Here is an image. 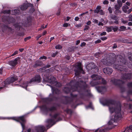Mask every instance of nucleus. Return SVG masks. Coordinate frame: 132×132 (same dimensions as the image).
<instances>
[{"instance_id": "1", "label": "nucleus", "mask_w": 132, "mask_h": 132, "mask_svg": "<svg viewBox=\"0 0 132 132\" xmlns=\"http://www.w3.org/2000/svg\"><path fill=\"white\" fill-rule=\"evenodd\" d=\"M106 104L109 106L110 112L112 113L114 111L115 114L113 119H111L108 122V127L104 128H101L96 130L94 132H105L112 128L113 127V123L118 121L121 119L122 115L120 113L121 106L120 104H116L113 100H110L107 101Z\"/></svg>"}, {"instance_id": "2", "label": "nucleus", "mask_w": 132, "mask_h": 132, "mask_svg": "<svg viewBox=\"0 0 132 132\" xmlns=\"http://www.w3.org/2000/svg\"><path fill=\"white\" fill-rule=\"evenodd\" d=\"M76 68L74 69L75 75L76 77V79L75 81H72L69 84V87H65L63 89L64 91L66 93H68L70 90L72 91H79L82 88L81 83L83 82L82 81L78 79V76L81 71H83L81 67V63H77L75 64Z\"/></svg>"}, {"instance_id": "3", "label": "nucleus", "mask_w": 132, "mask_h": 132, "mask_svg": "<svg viewBox=\"0 0 132 132\" xmlns=\"http://www.w3.org/2000/svg\"><path fill=\"white\" fill-rule=\"evenodd\" d=\"M122 56L120 55L118 56L117 57L118 63L116 64H114L113 67L116 69H117L121 71H125L126 72L127 70L125 66L126 61L123 58H121Z\"/></svg>"}, {"instance_id": "4", "label": "nucleus", "mask_w": 132, "mask_h": 132, "mask_svg": "<svg viewBox=\"0 0 132 132\" xmlns=\"http://www.w3.org/2000/svg\"><path fill=\"white\" fill-rule=\"evenodd\" d=\"M93 80L90 83V84L92 86L102 84H105L106 83V81L100 76L93 74L91 76Z\"/></svg>"}, {"instance_id": "5", "label": "nucleus", "mask_w": 132, "mask_h": 132, "mask_svg": "<svg viewBox=\"0 0 132 132\" xmlns=\"http://www.w3.org/2000/svg\"><path fill=\"white\" fill-rule=\"evenodd\" d=\"M112 56L110 57H107L106 59L101 60L103 64L106 66H110L112 64H114L116 61V55L114 54H112Z\"/></svg>"}, {"instance_id": "6", "label": "nucleus", "mask_w": 132, "mask_h": 132, "mask_svg": "<svg viewBox=\"0 0 132 132\" xmlns=\"http://www.w3.org/2000/svg\"><path fill=\"white\" fill-rule=\"evenodd\" d=\"M26 115H23L18 117H13L12 118H8L9 119H11L15 120L21 123L22 127V128L23 129L25 128V124L26 122Z\"/></svg>"}, {"instance_id": "7", "label": "nucleus", "mask_w": 132, "mask_h": 132, "mask_svg": "<svg viewBox=\"0 0 132 132\" xmlns=\"http://www.w3.org/2000/svg\"><path fill=\"white\" fill-rule=\"evenodd\" d=\"M42 110L45 113H47L48 111L53 112L56 110V108L54 106H52L48 108L45 105H42L41 107Z\"/></svg>"}, {"instance_id": "8", "label": "nucleus", "mask_w": 132, "mask_h": 132, "mask_svg": "<svg viewBox=\"0 0 132 132\" xmlns=\"http://www.w3.org/2000/svg\"><path fill=\"white\" fill-rule=\"evenodd\" d=\"M45 130V127L43 126H38L35 127V129L33 130V132H44ZM31 129H28L27 132H31Z\"/></svg>"}, {"instance_id": "9", "label": "nucleus", "mask_w": 132, "mask_h": 132, "mask_svg": "<svg viewBox=\"0 0 132 132\" xmlns=\"http://www.w3.org/2000/svg\"><path fill=\"white\" fill-rule=\"evenodd\" d=\"M110 24H118L119 19L116 15H111L110 16Z\"/></svg>"}, {"instance_id": "10", "label": "nucleus", "mask_w": 132, "mask_h": 132, "mask_svg": "<svg viewBox=\"0 0 132 132\" xmlns=\"http://www.w3.org/2000/svg\"><path fill=\"white\" fill-rule=\"evenodd\" d=\"M111 82L114 85L119 86L124 83L123 81L120 80H117L114 78L111 79Z\"/></svg>"}, {"instance_id": "11", "label": "nucleus", "mask_w": 132, "mask_h": 132, "mask_svg": "<svg viewBox=\"0 0 132 132\" xmlns=\"http://www.w3.org/2000/svg\"><path fill=\"white\" fill-rule=\"evenodd\" d=\"M42 80V78L40 75H35L34 77L31 79L29 82L31 83L32 82H36L39 83L41 82Z\"/></svg>"}, {"instance_id": "12", "label": "nucleus", "mask_w": 132, "mask_h": 132, "mask_svg": "<svg viewBox=\"0 0 132 132\" xmlns=\"http://www.w3.org/2000/svg\"><path fill=\"white\" fill-rule=\"evenodd\" d=\"M18 79L17 77L14 76L8 78L5 81V83L6 84H9L16 81Z\"/></svg>"}, {"instance_id": "13", "label": "nucleus", "mask_w": 132, "mask_h": 132, "mask_svg": "<svg viewBox=\"0 0 132 132\" xmlns=\"http://www.w3.org/2000/svg\"><path fill=\"white\" fill-rule=\"evenodd\" d=\"M20 59V57H18L16 58L14 60L9 62V64L11 66L14 67L17 65Z\"/></svg>"}, {"instance_id": "14", "label": "nucleus", "mask_w": 132, "mask_h": 132, "mask_svg": "<svg viewBox=\"0 0 132 132\" xmlns=\"http://www.w3.org/2000/svg\"><path fill=\"white\" fill-rule=\"evenodd\" d=\"M32 5L30 3H24L22 4L20 8L21 10L23 11L26 10L29 7H32Z\"/></svg>"}, {"instance_id": "15", "label": "nucleus", "mask_w": 132, "mask_h": 132, "mask_svg": "<svg viewBox=\"0 0 132 132\" xmlns=\"http://www.w3.org/2000/svg\"><path fill=\"white\" fill-rule=\"evenodd\" d=\"M96 67V66L93 63H90L87 64L86 66V69L88 71L90 70L93 69H94Z\"/></svg>"}, {"instance_id": "16", "label": "nucleus", "mask_w": 132, "mask_h": 132, "mask_svg": "<svg viewBox=\"0 0 132 132\" xmlns=\"http://www.w3.org/2000/svg\"><path fill=\"white\" fill-rule=\"evenodd\" d=\"M103 71L105 73L110 75L112 72L113 70L111 68H106L103 69Z\"/></svg>"}, {"instance_id": "17", "label": "nucleus", "mask_w": 132, "mask_h": 132, "mask_svg": "<svg viewBox=\"0 0 132 132\" xmlns=\"http://www.w3.org/2000/svg\"><path fill=\"white\" fill-rule=\"evenodd\" d=\"M132 75V74L131 73L128 74L125 73L123 75L122 78L124 79H130L131 78V76Z\"/></svg>"}, {"instance_id": "18", "label": "nucleus", "mask_w": 132, "mask_h": 132, "mask_svg": "<svg viewBox=\"0 0 132 132\" xmlns=\"http://www.w3.org/2000/svg\"><path fill=\"white\" fill-rule=\"evenodd\" d=\"M96 89L99 92H101L106 90V88L104 86H98L96 87Z\"/></svg>"}, {"instance_id": "19", "label": "nucleus", "mask_w": 132, "mask_h": 132, "mask_svg": "<svg viewBox=\"0 0 132 132\" xmlns=\"http://www.w3.org/2000/svg\"><path fill=\"white\" fill-rule=\"evenodd\" d=\"M51 88L52 90V93H55L56 94H58L60 93V91L58 89L55 88L49 85Z\"/></svg>"}, {"instance_id": "20", "label": "nucleus", "mask_w": 132, "mask_h": 132, "mask_svg": "<svg viewBox=\"0 0 132 132\" xmlns=\"http://www.w3.org/2000/svg\"><path fill=\"white\" fill-rule=\"evenodd\" d=\"M42 64V63L41 61H37L35 63V64L33 65V67L34 68H36L38 66H40Z\"/></svg>"}, {"instance_id": "21", "label": "nucleus", "mask_w": 132, "mask_h": 132, "mask_svg": "<svg viewBox=\"0 0 132 132\" xmlns=\"http://www.w3.org/2000/svg\"><path fill=\"white\" fill-rule=\"evenodd\" d=\"M47 79L48 80L50 81V82H53V83L54 82V81L55 80V78H54L53 76H50L48 77L47 78Z\"/></svg>"}, {"instance_id": "22", "label": "nucleus", "mask_w": 132, "mask_h": 132, "mask_svg": "<svg viewBox=\"0 0 132 132\" xmlns=\"http://www.w3.org/2000/svg\"><path fill=\"white\" fill-rule=\"evenodd\" d=\"M123 132H132V125L130 126L129 128L125 129Z\"/></svg>"}, {"instance_id": "23", "label": "nucleus", "mask_w": 132, "mask_h": 132, "mask_svg": "<svg viewBox=\"0 0 132 132\" xmlns=\"http://www.w3.org/2000/svg\"><path fill=\"white\" fill-rule=\"evenodd\" d=\"M129 7L128 6L126 5H124L122 7V11L126 13L127 12V10L129 9Z\"/></svg>"}, {"instance_id": "24", "label": "nucleus", "mask_w": 132, "mask_h": 132, "mask_svg": "<svg viewBox=\"0 0 132 132\" xmlns=\"http://www.w3.org/2000/svg\"><path fill=\"white\" fill-rule=\"evenodd\" d=\"M53 85L56 87H59L61 86V84L59 82L55 81L53 83Z\"/></svg>"}, {"instance_id": "25", "label": "nucleus", "mask_w": 132, "mask_h": 132, "mask_svg": "<svg viewBox=\"0 0 132 132\" xmlns=\"http://www.w3.org/2000/svg\"><path fill=\"white\" fill-rule=\"evenodd\" d=\"M12 14L16 15L19 14V10H14L12 11Z\"/></svg>"}, {"instance_id": "26", "label": "nucleus", "mask_w": 132, "mask_h": 132, "mask_svg": "<svg viewBox=\"0 0 132 132\" xmlns=\"http://www.w3.org/2000/svg\"><path fill=\"white\" fill-rule=\"evenodd\" d=\"M59 113H56L53 115V116H52L51 114H50V116L52 118L56 119L57 117L59 116Z\"/></svg>"}, {"instance_id": "27", "label": "nucleus", "mask_w": 132, "mask_h": 132, "mask_svg": "<svg viewBox=\"0 0 132 132\" xmlns=\"http://www.w3.org/2000/svg\"><path fill=\"white\" fill-rule=\"evenodd\" d=\"M126 27L124 26H121L120 27L118 30L120 31H125L126 30Z\"/></svg>"}, {"instance_id": "28", "label": "nucleus", "mask_w": 132, "mask_h": 132, "mask_svg": "<svg viewBox=\"0 0 132 132\" xmlns=\"http://www.w3.org/2000/svg\"><path fill=\"white\" fill-rule=\"evenodd\" d=\"M54 68H51L48 69L46 70L45 71L47 72H52L54 71Z\"/></svg>"}, {"instance_id": "29", "label": "nucleus", "mask_w": 132, "mask_h": 132, "mask_svg": "<svg viewBox=\"0 0 132 132\" xmlns=\"http://www.w3.org/2000/svg\"><path fill=\"white\" fill-rule=\"evenodd\" d=\"M113 26H110L106 27V31L108 32H111L112 30Z\"/></svg>"}, {"instance_id": "30", "label": "nucleus", "mask_w": 132, "mask_h": 132, "mask_svg": "<svg viewBox=\"0 0 132 132\" xmlns=\"http://www.w3.org/2000/svg\"><path fill=\"white\" fill-rule=\"evenodd\" d=\"M9 20L8 21L9 23H12L15 20L13 18H9Z\"/></svg>"}, {"instance_id": "31", "label": "nucleus", "mask_w": 132, "mask_h": 132, "mask_svg": "<svg viewBox=\"0 0 132 132\" xmlns=\"http://www.w3.org/2000/svg\"><path fill=\"white\" fill-rule=\"evenodd\" d=\"M3 27L2 31L3 32H4V30H5L7 29V28L8 26L7 25H6L4 24L3 25Z\"/></svg>"}, {"instance_id": "32", "label": "nucleus", "mask_w": 132, "mask_h": 132, "mask_svg": "<svg viewBox=\"0 0 132 132\" xmlns=\"http://www.w3.org/2000/svg\"><path fill=\"white\" fill-rule=\"evenodd\" d=\"M54 120L52 119H50L47 120V122L48 123H52L54 122Z\"/></svg>"}, {"instance_id": "33", "label": "nucleus", "mask_w": 132, "mask_h": 132, "mask_svg": "<svg viewBox=\"0 0 132 132\" xmlns=\"http://www.w3.org/2000/svg\"><path fill=\"white\" fill-rule=\"evenodd\" d=\"M51 67L50 65H47L46 66L40 69L42 70H44L46 69L47 68H49Z\"/></svg>"}, {"instance_id": "34", "label": "nucleus", "mask_w": 132, "mask_h": 132, "mask_svg": "<svg viewBox=\"0 0 132 132\" xmlns=\"http://www.w3.org/2000/svg\"><path fill=\"white\" fill-rule=\"evenodd\" d=\"M121 13V11L118 9H116L115 14L116 15H118L119 13Z\"/></svg>"}, {"instance_id": "35", "label": "nucleus", "mask_w": 132, "mask_h": 132, "mask_svg": "<svg viewBox=\"0 0 132 132\" xmlns=\"http://www.w3.org/2000/svg\"><path fill=\"white\" fill-rule=\"evenodd\" d=\"M10 10H6L3 11L2 12V13L4 14H9L10 13Z\"/></svg>"}, {"instance_id": "36", "label": "nucleus", "mask_w": 132, "mask_h": 132, "mask_svg": "<svg viewBox=\"0 0 132 132\" xmlns=\"http://www.w3.org/2000/svg\"><path fill=\"white\" fill-rule=\"evenodd\" d=\"M95 56L96 58H98V57L101 55V54L100 53H97L95 54Z\"/></svg>"}, {"instance_id": "37", "label": "nucleus", "mask_w": 132, "mask_h": 132, "mask_svg": "<svg viewBox=\"0 0 132 132\" xmlns=\"http://www.w3.org/2000/svg\"><path fill=\"white\" fill-rule=\"evenodd\" d=\"M118 5L120 6L121 7L122 6V3L121 1L120 0H118L117 1Z\"/></svg>"}, {"instance_id": "38", "label": "nucleus", "mask_w": 132, "mask_h": 132, "mask_svg": "<svg viewBox=\"0 0 132 132\" xmlns=\"http://www.w3.org/2000/svg\"><path fill=\"white\" fill-rule=\"evenodd\" d=\"M121 7L118 4H116L114 5V8L115 9H120Z\"/></svg>"}, {"instance_id": "39", "label": "nucleus", "mask_w": 132, "mask_h": 132, "mask_svg": "<svg viewBox=\"0 0 132 132\" xmlns=\"http://www.w3.org/2000/svg\"><path fill=\"white\" fill-rule=\"evenodd\" d=\"M16 28H17L19 30L20 29V26L18 24H15L14 25Z\"/></svg>"}, {"instance_id": "40", "label": "nucleus", "mask_w": 132, "mask_h": 132, "mask_svg": "<svg viewBox=\"0 0 132 132\" xmlns=\"http://www.w3.org/2000/svg\"><path fill=\"white\" fill-rule=\"evenodd\" d=\"M70 95L72 98L73 99L76 98L77 96V95H74L72 93Z\"/></svg>"}, {"instance_id": "41", "label": "nucleus", "mask_w": 132, "mask_h": 132, "mask_svg": "<svg viewBox=\"0 0 132 132\" xmlns=\"http://www.w3.org/2000/svg\"><path fill=\"white\" fill-rule=\"evenodd\" d=\"M55 48L56 49H61L62 48V47L60 45H58L55 46Z\"/></svg>"}, {"instance_id": "42", "label": "nucleus", "mask_w": 132, "mask_h": 132, "mask_svg": "<svg viewBox=\"0 0 132 132\" xmlns=\"http://www.w3.org/2000/svg\"><path fill=\"white\" fill-rule=\"evenodd\" d=\"M7 29L9 30V31H10L11 32H13V29L10 27H8Z\"/></svg>"}, {"instance_id": "43", "label": "nucleus", "mask_w": 132, "mask_h": 132, "mask_svg": "<svg viewBox=\"0 0 132 132\" xmlns=\"http://www.w3.org/2000/svg\"><path fill=\"white\" fill-rule=\"evenodd\" d=\"M128 58L130 60L132 61V54H130L129 55Z\"/></svg>"}, {"instance_id": "44", "label": "nucleus", "mask_w": 132, "mask_h": 132, "mask_svg": "<svg viewBox=\"0 0 132 132\" xmlns=\"http://www.w3.org/2000/svg\"><path fill=\"white\" fill-rule=\"evenodd\" d=\"M108 10L110 13L111 14L112 13V9L111 7H109L108 9Z\"/></svg>"}, {"instance_id": "45", "label": "nucleus", "mask_w": 132, "mask_h": 132, "mask_svg": "<svg viewBox=\"0 0 132 132\" xmlns=\"http://www.w3.org/2000/svg\"><path fill=\"white\" fill-rule=\"evenodd\" d=\"M77 5V4L76 3H70V6L72 7H74L76 6Z\"/></svg>"}, {"instance_id": "46", "label": "nucleus", "mask_w": 132, "mask_h": 132, "mask_svg": "<svg viewBox=\"0 0 132 132\" xmlns=\"http://www.w3.org/2000/svg\"><path fill=\"white\" fill-rule=\"evenodd\" d=\"M118 29V28L117 27H113V28H112V30H113L115 32Z\"/></svg>"}, {"instance_id": "47", "label": "nucleus", "mask_w": 132, "mask_h": 132, "mask_svg": "<svg viewBox=\"0 0 132 132\" xmlns=\"http://www.w3.org/2000/svg\"><path fill=\"white\" fill-rule=\"evenodd\" d=\"M129 18L128 20L130 21H132V15L130 14L128 17Z\"/></svg>"}, {"instance_id": "48", "label": "nucleus", "mask_w": 132, "mask_h": 132, "mask_svg": "<svg viewBox=\"0 0 132 132\" xmlns=\"http://www.w3.org/2000/svg\"><path fill=\"white\" fill-rule=\"evenodd\" d=\"M93 22L95 23L98 24V21L97 20L93 19Z\"/></svg>"}, {"instance_id": "49", "label": "nucleus", "mask_w": 132, "mask_h": 132, "mask_svg": "<svg viewBox=\"0 0 132 132\" xmlns=\"http://www.w3.org/2000/svg\"><path fill=\"white\" fill-rule=\"evenodd\" d=\"M66 111L67 113H71L72 112V110L70 109H67L66 110Z\"/></svg>"}, {"instance_id": "50", "label": "nucleus", "mask_w": 132, "mask_h": 132, "mask_svg": "<svg viewBox=\"0 0 132 132\" xmlns=\"http://www.w3.org/2000/svg\"><path fill=\"white\" fill-rule=\"evenodd\" d=\"M47 57L44 56H42L41 57H40L39 59L40 60H42L43 59H47Z\"/></svg>"}, {"instance_id": "51", "label": "nucleus", "mask_w": 132, "mask_h": 132, "mask_svg": "<svg viewBox=\"0 0 132 132\" xmlns=\"http://www.w3.org/2000/svg\"><path fill=\"white\" fill-rule=\"evenodd\" d=\"M98 13L101 15H103L104 14V13L103 12V10H101L99 11Z\"/></svg>"}, {"instance_id": "52", "label": "nucleus", "mask_w": 132, "mask_h": 132, "mask_svg": "<svg viewBox=\"0 0 132 132\" xmlns=\"http://www.w3.org/2000/svg\"><path fill=\"white\" fill-rule=\"evenodd\" d=\"M121 22L123 24H126L127 23L128 21H127L124 20L123 19H122Z\"/></svg>"}, {"instance_id": "53", "label": "nucleus", "mask_w": 132, "mask_h": 132, "mask_svg": "<svg viewBox=\"0 0 132 132\" xmlns=\"http://www.w3.org/2000/svg\"><path fill=\"white\" fill-rule=\"evenodd\" d=\"M61 9L60 8H59L57 11V12L56 13V14L57 15H60V11Z\"/></svg>"}, {"instance_id": "54", "label": "nucleus", "mask_w": 132, "mask_h": 132, "mask_svg": "<svg viewBox=\"0 0 132 132\" xmlns=\"http://www.w3.org/2000/svg\"><path fill=\"white\" fill-rule=\"evenodd\" d=\"M31 38V37L30 36H29L28 37H27L24 39V40L25 42H26L27 40H29Z\"/></svg>"}, {"instance_id": "55", "label": "nucleus", "mask_w": 132, "mask_h": 132, "mask_svg": "<svg viewBox=\"0 0 132 132\" xmlns=\"http://www.w3.org/2000/svg\"><path fill=\"white\" fill-rule=\"evenodd\" d=\"M18 51H15L14 53L12 54L11 56H13L14 55L17 54H18Z\"/></svg>"}, {"instance_id": "56", "label": "nucleus", "mask_w": 132, "mask_h": 132, "mask_svg": "<svg viewBox=\"0 0 132 132\" xmlns=\"http://www.w3.org/2000/svg\"><path fill=\"white\" fill-rule=\"evenodd\" d=\"M127 86L129 87H132V82L128 83Z\"/></svg>"}, {"instance_id": "57", "label": "nucleus", "mask_w": 132, "mask_h": 132, "mask_svg": "<svg viewBox=\"0 0 132 132\" xmlns=\"http://www.w3.org/2000/svg\"><path fill=\"white\" fill-rule=\"evenodd\" d=\"M89 27L88 26L86 25L85 26V28L84 29V30H87L89 28Z\"/></svg>"}, {"instance_id": "58", "label": "nucleus", "mask_w": 132, "mask_h": 132, "mask_svg": "<svg viewBox=\"0 0 132 132\" xmlns=\"http://www.w3.org/2000/svg\"><path fill=\"white\" fill-rule=\"evenodd\" d=\"M109 1H106L105 0L103 2V3L104 4H107L109 3Z\"/></svg>"}, {"instance_id": "59", "label": "nucleus", "mask_w": 132, "mask_h": 132, "mask_svg": "<svg viewBox=\"0 0 132 132\" xmlns=\"http://www.w3.org/2000/svg\"><path fill=\"white\" fill-rule=\"evenodd\" d=\"M86 44V43H85L84 42H83L81 43L80 45V46L81 47L84 46H85V45Z\"/></svg>"}, {"instance_id": "60", "label": "nucleus", "mask_w": 132, "mask_h": 132, "mask_svg": "<svg viewBox=\"0 0 132 132\" xmlns=\"http://www.w3.org/2000/svg\"><path fill=\"white\" fill-rule=\"evenodd\" d=\"M68 26V23H65L63 25V26L64 27H67Z\"/></svg>"}, {"instance_id": "61", "label": "nucleus", "mask_w": 132, "mask_h": 132, "mask_svg": "<svg viewBox=\"0 0 132 132\" xmlns=\"http://www.w3.org/2000/svg\"><path fill=\"white\" fill-rule=\"evenodd\" d=\"M106 35V32H103L100 34V35L101 36L104 35Z\"/></svg>"}, {"instance_id": "62", "label": "nucleus", "mask_w": 132, "mask_h": 132, "mask_svg": "<svg viewBox=\"0 0 132 132\" xmlns=\"http://www.w3.org/2000/svg\"><path fill=\"white\" fill-rule=\"evenodd\" d=\"M101 42V40L100 39H98L95 42V43L96 44L100 43Z\"/></svg>"}, {"instance_id": "63", "label": "nucleus", "mask_w": 132, "mask_h": 132, "mask_svg": "<svg viewBox=\"0 0 132 132\" xmlns=\"http://www.w3.org/2000/svg\"><path fill=\"white\" fill-rule=\"evenodd\" d=\"M101 39L102 40H104L107 39V37H101Z\"/></svg>"}, {"instance_id": "64", "label": "nucleus", "mask_w": 132, "mask_h": 132, "mask_svg": "<svg viewBox=\"0 0 132 132\" xmlns=\"http://www.w3.org/2000/svg\"><path fill=\"white\" fill-rule=\"evenodd\" d=\"M57 52H55V53H53L52 55V57H55L56 55H57Z\"/></svg>"}]
</instances>
